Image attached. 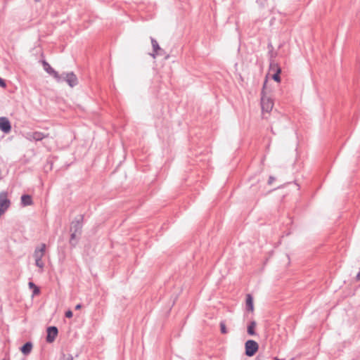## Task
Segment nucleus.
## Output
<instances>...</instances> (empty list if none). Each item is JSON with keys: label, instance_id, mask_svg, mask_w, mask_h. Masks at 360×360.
<instances>
[{"label": "nucleus", "instance_id": "1", "mask_svg": "<svg viewBox=\"0 0 360 360\" xmlns=\"http://www.w3.org/2000/svg\"><path fill=\"white\" fill-rule=\"evenodd\" d=\"M268 80L266 79L264 82L262 89L261 91V107L262 111H265L266 112H270L274 106V102L273 100L267 96L266 95V84H267Z\"/></svg>", "mask_w": 360, "mask_h": 360}, {"label": "nucleus", "instance_id": "2", "mask_svg": "<svg viewBox=\"0 0 360 360\" xmlns=\"http://www.w3.org/2000/svg\"><path fill=\"white\" fill-rule=\"evenodd\" d=\"M58 83L65 82L70 87H74L78 84V79L73 72H63L59 74V78H55Z\"/></svg>", "mask_w": 360, "mask_h": 360}, {"label": "nucleus", "instance_id": "3", "mask_svg": "<svg viewBox=\"0 0 360 360\" xmlns=\"http://www.w3.org/2000/svg\"><path fill=\"white\" fill-rule=\"evenodd\" d=\"M83 221H84V215L80 214L77 217H76L70 224V232L78 233V236H81L83 226Z\"/></svg>", "mask_w": 360, "mask_h": 360}, {"label": "nucleus", "instance_id": "4", "mask_svg": "<svg viewBox=\"0 0 360 360\" xmlns=\"http://www.w3.org/2000/svg\"><path fill=\"white\" fill-rule=\"evenodd\" d=\"M259 349L258 343L253 340H248L245 343V354L248 356H254Z\"/></svg>", "mask_w": 360, "mask_h": 360}, {"label": "nucleus", "instance_id": "5", "mask_svg": "<svg viewBox=\"0 0 360 360\" xmlns=\"http://www.w3.org/2000/svg\"><path fill=\"white\" fill-rule=\"evenodd\" d=\"M47 335L46 340L49 343L53 342L58 333V330L56 326H49L47 328Z\"/></svg>", "mask_w": 360, "mask_h": 360}, {"label": "nucleus", "instance_id": "6", "mask_svg": "<svg viewBox=\"0 0 360 360\" xmlns=\"http://www.w3.org/2000/svg\"><path fill=\"white\" fill-rule=\"evenodd\" d=\"M0 130L5 134H8L11 130V124L7 117H0Z\"/></svg>", "mask_w": 360, "mask_h": 360}, {"label": "nucleus", "instance_id": "7", "mask_svg": "<svg viewBox=\"0 0 360 360\" xmlns=\"http://www.w3.org/2000/svg\"><path fill=\"white\" fill-rule=\"evenodd\" d=\"M27 139L30 141H39L44 139V138L49 137V134H45L41 131H34L27 134Z\"/></svg>", "mask_w": 360, "mask_h": 360}, {"label": "nucleus", "instance_id": "8", "mask_svg": "<svg viewBox=\"0 0 360 360\" xmlns=\"http://www.w3.org/2000/svg\"><path fill=\"white\" fill-rule=\"evenodd\" d=\"M44 70L51 77L55 78H59V73L56 71L50 65L49 63L46 61L45 60L41 61Z\"/></svg>", "mask_w": 360, "mask_h": 360}, {"label": "nucleus", "instance_id": "9", "mask_svg": "<svg viewBox=\"0 0 360 360\" xmlns=\"http://www.w3.org/2000/svg\"><path fill=\"white\" fill-rule=\"evenodd\" d=\"M11 205V201L7 198L6 193H0V208L4 209V212Z\"/></svg>", "mask_w": 360, "mask_h": 360}, {"label": "nucleus", "instance_id": "10", "mask_svg": "<svg viewBox=\"0 0 360 360\" xmlns=\"http://www.w3.org/2000/svg\"><path fill=\"white\" fill-rule=\"evenodd\" d=\"M46 250V245L44 243H41L39 247L35 248L33 257L35 259H42Z\"/></svg>", "mask_w": 360, "mask_h": 360}, {"label": "nucleus", "instance_id": "11", "mask_svg": "<svg viewBox=\"0 0 360 360\" xmlns=\"http://www.w3.org/2000/svg\"><path fill=\"white\" fill-rule=\"evenodd\" d=\"M151 44L153 46V53H151V56L153 58H155L158 55H162V53L158 52V51H162V49H161L158 43V41L153 37H150Z\"/></svg>", "mask_w": 360, "mask_h": 360}, {"label": "nucleus", "instance_id": "12", "mask_svg": "<svg viewBox=\"0 0 360 360\" xmlns=\"http://www.w3.org/2000/svg\"><path fill=\"white\" fill-rule=\"evenodd\" d=\"M32 204L33 200L30 195L24 194L21 196V205L23 207L32 205Z\"/></svg>", "mask_w": 360, "mask_h": 360}, {"label": "nucleus", "instance_id": "13", "mask_svg": "<svg viewBox=\"0 0 360 360\" xmlns=\"http://www.w3.org/2000/svg\"><path fill=\"white\" fill-rule=\"evenodd\" d=\"M245 305L248 311L252 312L254 311L253 297L250 294L246 295Z\"/></svg>", "mask_w": 360, "mask_h": 360}, {"label": "nucleus", "instance_id": "14", "mask_svg": "<svg viewBox=\"0 0 360 360\" xmlns=\"http://www.w3.org/2000/svg\"><path fill=\"white\" fill-rule=\"evenodd\" d=\"M32 347L31 342H27L20 347V351L24 355H27L31 352Z\"/></svg>", "mask_w": 360, "mask_h": 360}, {"label": "nucleus", "instance_id": "15", "mask_svg": "<svg viewBox=\"0 0 360 360\" xmlns=\"http://www.w3.org/2000/svg\"><path fill=\"white\" fill-rule=\"evenodd\" d=\"M80 236H78V233L71 232L70 237V245L72 248L76 247L78 243Z\"/></svg>", "mask_w": 360, "mask_h": 360}, {"label": "nucleus", "instance_id": "16", "mask_svg": "<svg viewBox=\"0 0 360 360\" xmlns=\"http://www.w3.org/2000/svg\"><path fill=\"white\" fill-rule=\"evenodd\" d=\"M269 71L274 74L276 72H281V68L276 61L269 62Z\"/></svg>", "mask_w": 360, "mask_h": 360}, {"label": "nucleus", "instance_id": "17", "mask_svg": "<svg viewBox=\"0 0 360 360\" xmlns=\"http://www.w3.org/2000/svg\"><path fill=\"white\" fill-rule=\"evenodd\" d=\"M256 325H257V323H256V321H251L250 323V324L248 325L247 332L250 335H256V333L255 330Z\"/></svg>", "mask_w": 360, "mask_h": 360}, {"label": "nucleus", "instance_id": "18", "mask_svg": "<svg viewBox=\"0 0 360 360\" xmlns=\"http://www.w3.org/2000/svg\"><path fill=\"white\" fill-rule=\"evenodd\" d=\"M28 286L30 289H32V296L39 295L40 293V289L33 282H29Z\"/></svg>", "mask_w": 360, "mask_h": 360}, {"label": "nucleus", "instance_id": "19", "mask_svg": "<svg viewBox=\"0 0 360 360\" xmlns=\"http://www.w3.org/2000/svg\"><path fill=\"white\" fill-rule=\"evenodd\" d=\"M268 56H269V62H274V61H275V58L277 56V52L274 51V49L269 50L268 51Z\"/></svg>", "mask_w": 360, "mask_h": 360}, {"label": "nucleus", "instance_id": "20", "mask_svg": "<svg viewBox=\"0 0 360 360\" xmlns=\"http://www.w3.org/2000/svg\"><path fill=\"white\" fill-rule=\"evenodd\" d=\"M281 72H274L273 75H272V79L276 82H281Z\"/></svg>", "mask_w": 360, "mask_h": 360}, {"label": "nucleus", "instance_id": "21", "mask_svg": "<svg viewBox=\"0 0 360 360\" xmlns=\"http://www.w3.org/2000/svg\"><path fill=\"white\" fill-rule=\"evenodd\" d=\"M35 265L41 269H43L44 266V263L42 261V259H35Z\"/></svg>", "mask_w": 360, "mask_h": 360}, {"label": "nucleus", "instance_id": "22", "mask_svg": "<svg viewBox=\"0 0 360 360\" xmlns=\"http://www.w3.org/2000/svg\"><path fill=\"white\" fill-rule=\"evenodd\" d=\"M220 330L222 334H226L228 332L226 328L225 323L224 321L220 322Z\"/></svg>", "mask_w": 360, "mask_h": 360}, {"label": "nucleus", "instance_id": "23", "mask_svg": "<svg viewBox=\"0 0 360 360\" xmlns=\"http://www.w3.org/2000/svg\"><path fill=\"white\" fill-rule=\"evenodd\" d=\"M65 317L70 319V318L72 317L73 313L71 310H68L67 311H65Z\"/></svg>", "mask_w": 360, "mask_h": 360}, {"label": "nucleus", "instance_id": "24", "mask_svg": "<svg viewBox=\"0 0 360 360\" xmlns=\"http://www.w3.org/2000/svg\"><path fill=\"white\" fill-rule=\"evenodd\" d=\"M255 360H266V358L264 355L259 354L257 355Z\"/></svg>", "mask_w": 360, "mask_h": 360}, {"label": "nucleus", "instance_id": "25", "mask_svg": "<svg viewBox=\"0 0 360 360\" xmlns=\"http://www.w3.org/2000/svg\"><path fill=\"white\" fill-rule=\"evenodd\" d=\"M0 86L2 88L6 87V83L4 79H3L1 77H0Z\"/></svg>", "mask_w": 360, "mask_h": 360}, {"label": "nucleus", "instance_id": "26", "mask_svg": "<svg viewBox=\"0 0 360 360\" xmlns=\"http://www.w3.org/2000/svg\"><path fill=\"white\" fill-rule=\"evenodd\" d=\"M275 181V178L272 176H270L268 180V184L271 185Z\"/></svg>", "mask_w": 360, "mask_h": 360}, {"label": "nucleus", "instance_id": "27", "mask_svg": "<svg viewBox=\"0 0 360 360\" xmlns=\"http://www.w3.org/2000/svg\"><path fill=\"white\" fill-rule=\"evenodd\" d=\"M267 48H268L269 51L274 50V46H273L271 42L268 43Z\"/></svg>", "mask_w": 360, "mask_h": 360}, {"label": "nucleus", "instance_id": "28", "mask_svg": "<svg viewBox=\"0 0 360 360\" xmlns=\"http://www.w3.org/2000/svg\"><path fill=\"white\" fill-rule=\"evenodd\" d=\"M65 360H73V356L72 354H68L67 357H65Z\"/></svg>", "mask_w": 360, "mask_h": 360}, {"label": "nucleus", "instance_id": "29", "mask_svg": "<svg viewBox=\"0 0 360 360\" xmlns=\"http://www.w3.org/2000/svg\"><path fill=\"white\" fill-rule=\"evenodd\" d=\"M82 308V304H78L75 306V309L76 310H79Z\"/></svg>", "mask_w": 360, "mask_h": 360}, {"label": "nucleus", "instance_id": "30", "mask_svg": "<svg viewBox=\"0 0 360 360\" xmlns=\"http://www.w3.org/2000/svg\"><path fill=\"white\" fill-rule=\"evenodd\" d=\"M158 52H160L162 53V55L161 56H163L165 53V51L162 49V51H158Z\"/></svg>", "mask_w": 360, "mask_h": 360}, {"label": "nucleus", "instance_id": "31", "mask_svg": "<svg viewBox=\"0 0 360 360\" xmlns=\"http://www.w3.org/2000/svg\"><path fill=\"white\" fill-rule=\"evenodd\" d=\"M274 360H280V359H279L278 358H277V357H274Z\"/></svg>", "mask_w": 360, "mask_h": 360}, {"label": "nucleus", "instance_id": "32", "mask_svg": "<svg viewBox=\"0 0 360 360\" xmlns=\"http://www.w3.org/2000/svg\"><path fill=\"white\" fill-rule=\"evenodd\" d=\"M3 360H5V359H3Z\"/></svg>", "mask_w": 360, "mask_h": 360}]
</instances>
